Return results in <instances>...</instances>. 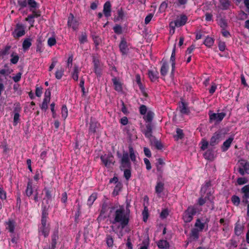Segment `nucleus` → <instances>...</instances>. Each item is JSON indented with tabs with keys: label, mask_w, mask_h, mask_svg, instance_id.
I'll return each instance as SVG.
<instances>
[{
	"label": "nucleus",
	"mask_w": 249,
	"mask_h": 249,
	"mask_svg": "<svg viewBox=\"0 0 249 249\" xmlns=\"http://www.w3.org/2000/svg\"><path fill=\"white\" fill-rule=\"evenodd\" d=\"M64 71L63 70H57L55 73V77L57 79H61L64 75Z\"/></svg>",
	"instance_id": "obj_53"
},
{
	"label": "nucleus",
	"mask_w": 249,
	"mask_h": 249,
	"mask_svg": "<svg viewBox=\"0 0 249 249\" xmlns=\"http://www.w3.org/2000/svg\"><path fill=\"white\" fill-rule=\"evenodd\" d=\"M231 200L232 203L236 206H238L240 203V198L235 195H234L231 197Z\"/></svg>",
	"instance_id": "obj_51"
},
{
	"label": "nucleus",
	"mask_w": 249,
	"mask_h": 249,
	"mask_svg": "<svg viewBox=\"0 0 249 249\" xmlns=\"http://www.w3.org/2000/svg\"><path fill=\"white\" fill-rule=\"evenodd\" d=\"M196 213V209L195 206H190L186 210L184 215H183V219L185 222H190L193 219V215Z\"/></svg>",
	"instance_id": "obj_4"
},
{
	"label": "nucleus",
	"mask_w": 249,
	"mask_h": 249,
	"mask_svg": "<svg viewBox=\"0 0 249 249\" xmlns=\"http://www.w3.org/2000/svg\"><path fill=\"white\" fill-rule=\"evenodd\" d=\"M49 206L42 204L41 205V215H48Z\"/></svg>",
	"instance_id": "obj_52"
},
{
	"label": "nucleus",
	"mask_w": 249,
	"mask_h": 249,
	"mask_svg": "<svg viewBox=\"0 0 249 249\" xmlns=\"http://www.w3.org/2000/svg\"><path fill=\"white\" fill-rule=\"evenodd\" d=\"M30 11L32 12V14L29 16L33 18L39 17L41 16V11L39 10H30Z\"/></svg>",
	"instance_id": "obj_39"
},
{
	"label": "nucleus",
	"mask_w": 249,
	"mask_h": 249,
	"mask_svg": "<svg viewBox=\"0 0 249 249\" xmlns=\"http://www.w3.org/2000/svg\"><path fill=\"white\" fill-rule=\"evenodd\" d=\"M168 6L167 3L164 1L160 5L159 8V12L160 13H163L165 12L166 9H167Z\"/></svg>",
	"instance_id": "obj_50"
},
{
	"label": "nucleus",
	"mask_w": 249,
	"mask_h": 249,
	"mask_svg": "<svg viewBox=\"0 0 249 249\" xmlns=\"http://www.w3.org/2000/svg\"><path fill=\"white\" fill-rule=\"evenodd\" d=\"M177 135L175 136V138L177 140L182 139L184 137V134L183 131L180 128H177L176 130Z\"/></svg>",
	"instance_id": "obj_49"
},
{
	"label": "nucleus",
	"mask_w": 249,
	"mask_h": 249,
	"mask_svg": "<svg viewBox=\"0 0 249 249\" xmlns=\"http://www.w3.org/2000/svg\"><path fill=\"white\" fill-rule=\"evenodd\" d=\"M79 41L81 44H83L85 43L88 42V36L87 33L84 32H82L80 36L78 38Z\"/></svg>",
	"instance_id": "obj_27"
},
{
	"label": "nucleus",
	"mask_w": 249,
	"mask_h": 249,
	"mask_svg": "<svg viewBox=\"0 0 249 249\" xmlns=\"http://www.w3.org/2000/svg\"><path fill=\"white\" fill-rule=\"evenodd\" d=\"M42 42L41 39L39 38L36 40V52H39L40 53H42L43 51V49H42Z\"/></svg>",
	"instance_id": "obj_31"
},
{
	"label": "nucleus",
	"mask_w": 249,
	"mask_h": 249,
	"mask_svg": "<svg viewBox=\"0 0 249 249\" xmlns=\"http://www.w3.org/2000/svg\"><path fill=\"white\" fill-rule=\"evenodd\" d=\"M222 134L220 132L217 131L215 132L213 134V135L212 136V137L211 139L210 142V144L211 146H214L216 144H217L221 137Z\"/></svg>",
	"instance_id": "obj_12"
},
{
	"label": "nucleus",
	"mask_w": 249,
	"mask_h": 249,
	"mask_svg": "<svg viewBox=\"0 0 249 249\" xmlns=\"http://www.w3.org/2000/svg\"><path fill=\"white\" fill-rule=\"evenodd\" d=\"M119 47L120 51L122 55H125L127 54L129 51V48L127 42L124 38L123 37L121 38Z\"/></svg>",
	"instance_id": "obj_10"
},
{
	"label": "nucleus",
	"mask_w": 249,
	"mask_h": 249,
	"mask_svg": "<svg viewBox=\"0 0 249 249\" xmlns=\"http://www.w3.org/2000/svg\"><path fill=\"white\" fill-rule=\"evenodd\" d=\"M157 245L160 249H167L169 247V244L168 242L165 240H160L158 242Z\"/></svg>",
	"instance_id": "obj_26"
},
{
	"label": "nucleus",
	"mask_w": 249,
	"mask_h": 249,
	"mask_svg": "<svg viewBox=\"0 0 249 249\" xmlns=\"http://www.w3.org/2000/svg\"><path fill=\"white\" fill-rule=\"evenodd\" d=\"M162 65L160 69V73L162 75H165L168 71V66L166 62L162 60Z\"/></svg>",
	"instance_id": "obj_29"
},
{
	"label": "nucleus",
	"mask_w": 249,
	"mask_h": 249,
	"mask_svg": "<svg viewBox=\"0 0 249 249\" xmlns=\"http://www.w3.org/2000/svg\"><path fill=\"white\" fill-rule=\"evenodd\" d=\"M112 81L114 86V89L118 92H120L122 90V84L120 82L118 78L116 77H113L112 79Z\"/></svg>",
	"instance_id": "obj_15"
},
{
	"label": "nucleus",
	"mask_w": 249,
	"mask_h": 249,
	"mask_svg": "<svg viewBox=\"0 0 249 249\" xmlns=\"http://www.w3.org/2000/svg\"><path fill=\"white\" fill-rule=\"evenodd\" d=\"M111 5L109 1H106L103 6V13L105 16L108 18L111 16Z\"/></svg>",
	"instance_id": "obj_13"
},
{
	"label": "nucleus",
	"mask_w": 249,
	"mask_h": 249,
	"mask_svg": "<svg viewBox=\"0 0 249 249\" xmlns=\"http://www.w3.org/2000/svg\"><path fill=\"white\" fill-rule=\"evenodd\" d=\"M20 193L19 192L17 193L16 195V200H17V203L16 206L18 208V209H20L21 203V200L20 198Z\"/></svg>",
	"instance_id": "obj_58"
},
{
	"label": "nucleus",
	"mask_w": 249,
	"mask_h": 249,
	"mask_svg": "<svg viewBox=\"0 0 249 249\" xmlns=\"http://www.w3.org/2000/svg\"><path fill=\"white\" fill-rule=\"evenodd\" d=\"M182 106L180 107V112L183 114H187L189 112V110L186 107L185 104L183 102H181Z\"/></svg>",
	"instance_id": "obj_63"
},
{
	"label": "nucleus",
	"mask_w": 249,
	"mask_h": 249,
	"mask_svg": "<svg viewBox=\"0 0 249 249\" xmlns=\"http://www.w3.org/2000/svg\"><path fill=\"white\" fill-rule=\"evenodd\" d=\"M11 58L10 59V62L13 64H16L19 60V56L17 54H14V53H13L11 54Z\"/></svg>",
	"instance_id": "obj_40"
},
{
	"label": "nucleus",
	"mask_w": 249,
	"mask_h": 249,
	"mask_svg": "<svg viewBox=\"0 0 249 249\" xmlns=\"http://www.w3.org/2000/svg\"><path fill=\"white\" fill-rule=\"evenodd\" d=\"M169 214V211L167 209H164L162 210L160 213V216L161 219H165Z\"/></svg>",
	"instance_id": "obj_54"
},
{
	"label": "nucleus",
	"mask_w": 249,
	"mask_h": 249,
	"mask_svg": "<svg viewBox=\"0 0 249 249\" xmlns=\"http://www.w3.org/2000/svg\"><path fill=\"white\" fill-rule=\"evenodd\" d=\"M79 25L78 19L74 17L72 13H70L68 18V26L71 28L73 31H76L78 29Z\"/></svg>",
	"instance_id": "obj_7"
},
{
	"label": "nucleus",
	"mask_w": 249,
	"mask_h": 249,
	"mask_svg": "<svg viewBox=\"0 0 249 249\" xmlns=\"http://www.w3.org/2000/svg\"><path fill=\"white\" fill-rule=\"evenodd\" d=\"M44 191L45 192V197L44 198V199L45 198L47 199L46 203L48 204V201L52 200L53 189L52 188L45 187L44 189Z\"/></svg>",
	"instance_id": "obj_19"
},
{
	"label": "nucleus",
	"mask_w": 249,
	"mask_h": 249,
	"mask_svg": "<svg viewBox=\"0 0 249 249\" xmlns=\"http://www.w3.org/2000/svg\"><path fill=\"white\" fill-rule=\"evenodd\" d=\"M10 236L11 237V242L14 244H17L19 238L18 235L15 232H13L10 233Z\"/></svg>",
	"instance_id": "obj_44"
},
{
	"label": "nucleus",
	"mask_w": 249,
	"mask_h": 249,
	"mask_svg": "<svg viewBox=\"0 0 249 249\" xmlns=\"http://www.w3.org/2000/svg\"><path fill=\"white\" fill-rule=\"evenodd\" d=\"M142 219L143 221L146 222L148 219L149 216L148 209L147 206H145L144 204V209L142 212Z\"/></svg>",
	"instance_id": "obj_35"
},
{
	"label": "nucleus",
	"mask_w": 249,
	"mask_h": 249,
	"mask_svg": "<svg viewBox=\"0 0 249 249\" xmlns=\"http://www.w3.org/2000/svg\"><path fill=\"white\" fill-rule=\"evenodd\" d=\"M25 20L30 23V28L33 27L34 26V23L35 21V19L34 18H31L30 16L28 15V17L25 18Z\"/></svg>",
	"instance_id": "obj_62"
},
{
	"label": "nucleus",
	"mask_w": 249,
	"mask_h": 249,
	"mask_svg": "<svg viewBox=\"0 0 249 249\" xmlns=\"http://www.w3.org/2000/svg\"><path fill=\"white\" fill-rule=\"evenodd\" d=\"M226 116V113L221 112L220 113H212L210 114V120H216L217 122L221 121Z\"/></svg>",
	"instance_id": "obj_14"
},
{
	"label": "nucleus",
	"mask_w": 249,
	"mask_h": 249,
	"mask_svg": "<svg viewBox=\"0 0 249 249\" xmlns=\"http://www.w3.org/2000/svg\"><path fill=\"white\" fill-rule=\"evenodd\" d=\"M7 198V193L4 190L3 187L0 186V199L2 200H5Z\"/></svg>",
	"instance_id": "obj_46"
},
{
	"label": "nucleus",
	"mask_w": 249,
	"mask_h": 249,
	"mask_svg": "<svg viewBox=\"0 0 249 249\" xmlns=\"http://www.w3.org/2000/svg\"><path fill=\"white\" fill-rule=\"evenodd\" d=\"M18 3L21 9L28 7L29 10L38 9L40 6L36 0H18Z\"/></svg>",
	"instance_id": "obj_3"
},
{
	"label": "nucleus",
	"mask_w": 249,
	"mask_h": 249,
	"mask_svg": "<svg viewBox=\"0 0 249 249\" xmlns=\"http://www.w3.org/2000/svg\"><path fill=\"white\" fill-rule=\"evenodd\" d=\"M61 116L65 121L68 115V110L66 105H63L61 107Z\"/></svg>",
	"instance_id": "obj_32"
},
{
	"label": "nucleus",
	"mask_w": 249,
	"mask_h": 249,
	"mask_svg": "<svg viewBox=\"0 0 249 249\" xmlns=\"http://www.w3.org/2000/svg\"><path fill=\"white\" fill-rule=\"evenodd\" d=\"M39 232H41L44 237H47L49 234L50 228L47 226H41L39 228Z\"/></svg>",
	"instance_id": "obj_21"
},
{
	"label": "nucleus",
	"mask_w": 249,
	"mask_h": 249,
	"mask_svg": "<svg viewBox=\"0 0 249 249\" xmlns=\"http://www.w3.org/2000/svg\"><path fill=\"white\" fill-rule=\"evenodd\" d=\"M47 43L49 46L52 47L56 44V40L53 37H50L48 39Z\"/></svg>",
	"instance_id": "obj_60"
},
{
	"label": "nucleus",
	"mask_w": 249,
	"mask_h": 249,
	"mask_svg": "<svg viewBox=\"0 0 249 249\" xmlns=\"http://www.w3.org/2000/svg\"><path fill=\"white\" fill-rule=\"evenodd\" d=\"M240 166L238 168V172L241 175L244 176L245 174H249V163L243 160L239 161Z\"/></svg>",
	"instance_id": "obj_8"
},
{
	"label": "nucleus",
	"mask_w": 249,
	"mask_h": 249,
	"mask_svg": "<svg viewBox=\"0 0 249 249\" xmlns=\"http://www.w3.org/2000/svg\"><path fill=\"white\" fill-rule=\"evenodd\" d=\"M97 198V195L95 193L91 194L89 197L87 201V205L89 207L91 206L93 202Z\"/></svg>",
	"instance_id": "obj_36"
},
{
	"label": "nucleus",
	"mask_w": 249,
	"mask_h": 249,
	"mask_svg": "<svg viewBox=\"0 0 249 249\" xmlns=\"http://www.w3.org/2000/svg\"><path fill=\"white\" fill-rule=\"evenodd\" d=\"M130 217V211L126 208L125 209L123 206H121L116 209L113 214V224H118V229L122 230L128 225Z\"/></svg>",
	"instance_id": "obj_1"
},
{
	"label": "nucleus",
	"mask_w": 249,
	"mask_h": 249,
	"mask_svg": "<svg viewBox=\"0 0 249 249\" xmlns=\"http://www.w3.org/2000/svg\"><path fill=\"white\" fill-rule=\"evenodd\" d=\"M21 110L20 105L19 103H16L14 104V112L15 113L19 114Z\"/></svg>",
	"instance_id": "obj_55"
},
{
	"label": "nucleus",
	"mask_w": 249,
	"mask_h": 249,
	"mask_svg": "<svg viewBox=\"0 0 249 249\" xmlns=\"http://www.w3.org/2000/svg\"><path fill=\"white\" fill-rule=\"evenodd\" d=\"M34 193V189L33 186V182L32 180H29L27 185L26 189L25 191V195L30 197Z\"/></svg>",
	"instance_id": "obj_16"
},
{
	"label": "nucleus",
	"mask_w": 249,
	"mask_h": 249,
	"mask_svg": "<svg viewBox=\"0 0 249 249\" xmlns=\"http://www.w3.org/2000/svg\"><path fill=\"white\" fill-rule=\"evenodd\" d=\"M4 225L5 229L10 233L15 232V231L17 226V222L16 220L13 218H9L5 222Z\"/></svg>",
	"instance_id": "obj_9"
},
{
	"label": "nucleus",
	"mask_w": 249,
	"mask_h": 249,
	"mask_svg": "<svg viewBox=\"0 0 249 249\" xmlns=\"http://www.w3.org/2000/svg\"><path fill=\"white\" fill-rule=\"evenodd\" d=\"M163 166L157 165V173H159L158 179L161 178L162 177Z\"/></svg>",
	"instance_id": "obj_59"
},
{
	"label": "nucleus",
	"mask_w": 249,
	"mask_h": 249,
	"mask_svg": "<svg viewBox=\"0 0 249 249\" xmlns=\"http://www.w3.org/2000/svg\"><path fill=\"white\" fill-rule=\"evenodd\" d=\"M128 150H129V159L134 162L136 160V156L135 154L134 150L133 148V147L131 145L128 146Z\"/></svg>",
	"instance_id": "obj_25"
},
{
	"label": "nucleus",
	"mask_w": 249,
	"mask_h": 249,
	"mask_svg": "<svg viewBox=\"0 0 249 249\" xmlns=\"http://www.w3.org/2000/svg\"><path fill=\"white\" fill-rule=\"evenodd\" d=\"M116 156L119 159V168L121 171L124 170L125 169L131 168V164L127 152L124 150L122 154L119 151H117Z\"/></svg>",
	"instance_id": "obj_2"
},
{
	"label": "nucleus",
	"mask_w": 249,
	"mask_h": 249,
	"mask_svg": "<svg viewBox=\"0 0 249 249\" xmlns=\"http://www.w3.org/2000/svg\"><path fill=\"white\" fill-rule=\"evenodd\" d=\"M164 189V183L159 182L157 184V193H160Z\"/></svg>",
	"instance_id": "obj_61"
},
{
	"label": "nucleus",
	"mask_w": 249,
	"mask_h": 249,
	"mask_svg": "<svg viewBox=\"0 0 249 249\" xmlns=\"http://www.w3.org/2000/svg\"><path fill=\"white\" fill-rule=\"evenodd\" d=\"M195 227L199 228V231H201L204 228V224L200 222V220L198 219H197Z\"/></svg>",
	"instance_id": "obj_57"
},
{
	"label": "nucleus",
	"mask_w": 249,
	"mask_h": 249,
	"mask_svg": "<svg viewBox=\"0 0 249 249\" xmlns=\"http://www.w3.org/2000/svg\"><path fill=\"white\" fill-rule=\"evenodd\" d=\"M140 113L142 115H145L147 112V107L144 105H141L139 107Z\"/></svg>",
	"instance_id": "obj_64"
},
{
	"label": "nucleus",
	"mask_w": 249,
	"mask_h": 249,
	"mask_svg": "<svg viewBox=\"0 0 249 249\" xmlns=\"http://www.w3.org/2000/svg\"><path fill=\"white\" fill-rule=\"evenodd\" d=\"M220 3L222 6V9L226 10L228 9L230 2L228 0H220Z\"/></svg>",
	"instance_id": "obj_45"
},
{
	"label": "nucleus",
	"mask_w": 249,
	"mask_h": 249,
	"mask_svg": "<svg viewBox=\"0 0 249 249\" xmlns=\"http://www.w3.org/2000/svg\"><path fill=\"white\" fill-rule=\"evenodd\" d=\"M199 231L197 229H193L191 232V236L193 237L195 240H197L198 238V232Z\"/></svg>",
	"instance_id": "obj_48"
},
{
	"label": "nucleus",
	"mask_w": 249,
	"mask_h": 249,
	"mask_svg": "<svg viewBox=\"0 0 249 249\" xmlns=\"http://www.w3.org/2000/svg\"><path fill=\"white\" fill-rule=\"evenodd\" d=\"M91 37L95 46H98L102 42L101 37L95 34L92 35Z\"/></svg>",
	"instance_id": "obj_33"
},
{
	"label": "nucleus",
	"mask_w": 249,
	"mask_h": 249,
	"mask_svg": "<svg viewBox=\"0 0 249 249\" xmlns=\"http://www.w3.org/2000/svg\"><path fill=\"white\" fill-rule=\"evenodd\" d=\"M241 192L244 194L242 198H249V184L244 186L241 189Z\"/></svg>",
	"instance_id": "obj_28"
},
{
	"label": "nucleus",
	"mask_w": 249,
	"mask_h": 249,
	"mask_svg": "<svg viewBox=\"0 0 249 249\" xmlns=\"http://www.w3.org/2000/svg\"><path fill=\"white\" fill-rule=\"evenodd\" d=\"M232 141L233 138H229L227 140L224 142L222 147V149L223 151H225L228 149V148L230 146Z\"/></svg>",
	"instance_id": "obj_34"
},
{
	"label": "nucleus",
	"mask_w": 249,
	"mask_h": 249,
	"mask_svg": "<svg viewBox=\"0 0 249 249\" xmlns=\"http://www.w3.org/2000/svg\"><path fill=\"white\" fill-rule=\"evenodd\" d=\"M152 125L151 123H148L146 125V127L143 129V132L146 137L150 138L152 136Z\"/></svg>",
	"instance_id": "obj_20"
},
{
	"label": "nucleus",
	"mask_w": 249,
	"mask_h": 249,
	"mask_svg": "<svg viewBox=\"0 0 249 249\" xmlns=\"http://www.w3.org/2000/svg\"><path fill=\"white\" fill-rule=\"evenodd\" d=\"M106 244L108 248L113 247L114 240L112 235L110 234L107 235L106 238Z\"/></svg>",
	"instance_id": "obj_30"
},
{
	"label": "nucleus",
	"mask_w": 249,
	"mask_h": 249,
	"mask_svg": "<svg viewBox=\"0 0 249 249\" xmlns=\"http://www.w3.org/2000/svg\"><path fill=\"white\" fill-rule=\"evenodd\" d=\"M81 207L79 205H78V208L77 211L75 212L74 214V222L76 223H78L79 220V217L81 215Z\"/></svg>",
	"instance_id": "obj_43"
},
{
	"label": "nucleus",
	"mask_w": 249,
	"mask_h": 249,
	"mask_svg": "<svg viewBox=\"0 0 249 249\" xmlns=\"http://www.w3.org/2000/svg\"><path fill=\"white\" fill-rule=\"evenodd\" d=\"M100 124L96 121L91 120L89 123V133L95 134Z\"/></svg>",
	"instance_id": "obj_17"
},
{
	"label": "nucleus",
	"mask_w": 249,
	"mask_h": 249,
	"mask_svg": "<svg viewBox=\"0 0 249 249\" xmlns=\"http://www.w3.org/2000/svg\"><path fill=\"white\" fill-rule=\"evenodd\" d=\"M187 18L185 15H182L179 19L175 21L178 27H180L185 25L186 23Z\"/></svg>",
	"instance_id": "obj_24"
},
{
	"label": "nucleus",
	"mask_w": 249,
	"mask_h": 249,
	"mask_svg": "<svg viewBox=\"0 0 249 249\" xmlns=\"http://www.w3.org/2000/svg\"><path fill=\"white\" fill-rule=\"evenodd\" d=\"M115 33L117 35H120L123 32L122 27L119 24H116L113 28Z\"/></svg>",
	"instance_id": "obj_47"
},
{
	"label": "nucleus",
	"mask_w": 249,
	"mask_h": 249,
	"mask_svg": "<svg viewBox=\"0 0 249 249\" xmlns=\"http://www.w3.org/2000/svg\"><path fill=\"white\" fill-rule=\"evenodd\" d=\"M59 239L58 228L53 230L51 235V246L50 249H55L57 244V241Z\"/></svg>",
	"instance_id": "obj_11"
},
{
	"label": "nucleus",
	"mask_w": 249,
	"mask_h": 249,
	"mask_svg": "<svg viewBox=\"0 0 249 249\" xmlns=\"http://www.w3.org/2000/svg\"><path fill=\"white\" fill-rule=\"evenodd\" d=\"M31 39L30 38H25L22 43V48L24 51L28 50L32 45Z\"/></svg>",
	"instance_id": "obj_22"
},
{
	"label": "nucleus",
	"mask_w": 249,
	"mask_h": 249,
	"mask_svg": "<svg viewBox=\"0 0 249 249\" xmlns=\"http://www.w3.org/2000/svg\"><path fill=\"white\" fill-rule=\"evenodd\" d=\"M81 71V69L78 65H75L73 67V71L71 73V76L72 79L75 81H77L79 77V73Z\"/></svg>",
	"instance_id": "obj_18"
},
{
	"label": "nucleus",
	"mask_w": 249,
	"mask_h": 249,
	"mask_svg": "<svg viewBox=\"0 0 249 249\" xmlns=\"http://www.w3.org/2000/svg\"><path fill=\"white\" fill-rule=\"evenodd\" d=\"M214 43V40L213 38L207 36L204 41V44L208 47H212Z\"/></svg>",
	"instance_id": "obj_38"
},
{
	"label": "nucleus",
	"mask_w": 249,
	"mask_h": 249,
	"mask_svg": "<svg viewBox=\"0 0 249 249\" xmlns=\"http://www.w3.org/2000/svg\"><path fill=\"white\" fill-rule=\"evenodd\" d=\"M131 168L125 169L124 171V177L127 180H128L131 177Z\"/></svg>",
	"instance_id": "obj_42"
},
{
	"label": "nucleus",
	"mask_w": 249,
	"mask_h": 249,
	"mask_svg": "<svg viewBox=\"0 0 249 249\" xmlns=\"http://www.w3.org/2000/svg\"><path fill=\"white\" fill-rule=\"evenodd\" d=\"M11 46L10 45H6L4 49L0 51V55L4 56L9 53V50H10Z\"/></svg>",
	"instance_id": "obj_41"
},
{
	"label": "nucleus",
	"mask_w": 249,
	"mask_h": 249,
	"mask_svg": "<svg viewBox=\"0 0 249 249\" xmlns=\"http://www.w3.org/2000/svg\"><path fill=\"white\" fill-rule=\"evenodd\" d=\"M100 159L104 165L109 167L111 165H114L115 161L114 160V157L112 154H104L100 157Z\"/></svg>",
	"instance_id": "obj_6"
},
{
	"label": "nucleus",
	"mask_w": 249,
	"mask_h": 249,
	"mask_svg": "<svg viewBox=\"0 0 249 249\" xmlns=\"http://www.w3.org/2000/svg\"><path fill=\"white\" fill-rule=\"evenodd\" d=\"M25 26L21 23H17L12 35L15 38H18L25 34Z\"/></svg>",
	"instance_id": "obj_5"
},
{
	"label": "nucleus",
	"mask_w": 249,
	"mask_h": 249,
	"mask_svg": "<svg viewBox=\"0 0 249 249\" xmlns=\"http://www.w3.org/2000/svg\"><path fill=\"white\" fill-rule=\"evenodd\" d=\"M154 116V113L151 111H148L146 115L143 116V119L146 123H151Z\"/></svg>",
	"instance_id": "obj_23"
},
{
	"label": "nucleus",
	"mask_w": 249,
	"mask_h": 249,
	"mask_svg": "<svg viewBox=\"0 0 249 249\" xmlns=\"http://www.w3.org/2000/svg\"><path fill=\"white\" fill-rule=\"evenodd\" d=\"M204 157L206 159L210 160H213L214 159V154L213 152L210 150H207L204 153Z\"/></svg>",
	"instance_id": "obj_37"
},
{
	"label": "nucleus",
	"mask_w": 249,
	"mask_h": 249,
	"mask_svg": "<svg viewBox=\"0 0 249 249\" xmlns=\"http://www.w3.org/2000/svg\"><path fill=\"white\" fill-rule=\"evenodd\" d=\"M92 63H93L94 67H100V60L95 55L92 56Z\"/></svg>",
	"instance_id": "obj_56"
}]
</instances>
